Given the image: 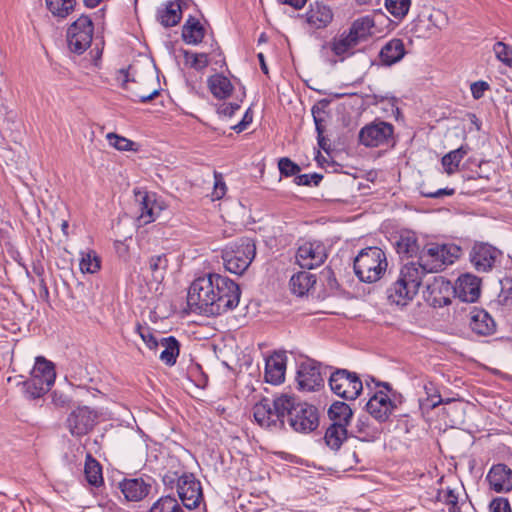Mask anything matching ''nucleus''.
I'll list each match as a JSON object with an SVG mask.
<instances>
[{
    "label": "nucleus",
    "instance_id": "nucleus-30",
    "mask_svg": "<svg viewBox=\"0 0 512 512\" xmlns=\"http://www.w3.org/2000/svg\"><path fill=\"white\" fill-rule=\"evenodd\" d=\"M205 36V28L200 21L190 16L182 27V39L190 45L199 44Z\"/></svg>",
    "mask_w": 512,
    "mask_h": 512
},
{
    "label": "nucleus",
    "instance_id": "nucleus-38",
    "mask_svg": "<svg viewBox=\"0 0 512 512\" xmlns=\"http://www.w3.org/2000/svg\"><path fill=\"white\" fill-rule=\"evenodd\" d=\"M347 428L342 424H330L327 428L324 440L328 447L337 451L347 439Z\"/></svg>",
    "mask_w": 512,
    "mask_h": 512
},
{
    "label": "nucleus",
    "instance_id": "nucleus-29",
    "mask_svg": "<svg viewBox=\"0 0 512 512\" xmlns=\"http://www.w3.org/2000/svg\"><path fill=\"white\" fill-rule=\"evenodd\" d=\"M130 69L131 68H129L128 70L121 69L118 73L117 80L120 82L121 86L124 89L128 90L131 93V97L134 101H138L141 103H147V102L153 100L156 96H158L159 90L156 88H154L151 91L140 92V91H136V90L132 89L131 87H129L130 82H135L134 79H130Z\"/></svg>",
    "mask_w": 512,
    "mask_h": 512
},
{
    "label": "nucleus",
    "instance_id": "nucleus-15",
    "mask_svg": "<svg viewBox=\"0 0 512 512\" xmlns=\"http://www.w3.org/2000/svg\"><path fill=\"white\" fill-rule=\"evenodd\" d=\"M96 414L88 407H78L67 418V425L72 435L82 436L87 434L94 426Z\"/></svg>",
    "mask_w": 512,
    "mask_h": 512
},
{
    "label": "nucleus",
    "instance_id": "nucleus-59",
    "mask_svg": "<svg viewBox=\"0 0 512 512\" xmlns=\"http://www.w3.org/2000/svg\"><path fill=\"white\" fill-rule=\"evenodd\" d=\"M489 89V84L485 81H477L471 84L470 90L474 99H480L484 96L485 91Z\"/></svg>",
    "mask_w": 512,
    "mask_h": 512
},
{
    "label": "nucleus",
    "instance_id": "nucleus-47",
    "mask_svg": "<svg viewBox=\"0 0 512 512\" xmlns=\"http://www.w3.org/2000/svg\"><path fill=\"white\" fill-rule=\"evenodd\" d=\"M109 144L120 151H136L135 148L136 143L122 137L120 135H117L115 133H108L106 136Z\"/></svg>",
    "mask_w": 512,
    "mask_h": 512
},
{
    "label": "nucleus",
    "instance_id": "nucleus-7",
    "mask_svg": "<svg viewBox=\"0 0 512 512\" xmlns=\"http://www.w3.org/2000/svg\"><path fill=\"white\" fill-rule=\"evenodd\" d=\"M460 249L457 246L432 244L423 249L418 257L419 265L428 273H436L452 264Z\"/></svg>",
    "mask_w": 512,
    "mask_h": 512
},
{
    "label": "nucleus",
    "instance_id": "nucleus-42",
    "mask_svg": "<svg viewBox=\"0 0 512 512\" xmlns=\"http://www.w3.org/2000/svg\"><path fill=\"white\" fill-rule=\"evenodd\" d=\"M80 270L82 273L94 274L100 270L101 260L94 250L81 252Z\"/></svg>",
    "mask_w": 512,
    "mask_h": 512
},
{
    "label": "nucleus",
    "instance_id": "nucleus-48",
    "mask_svg": "<svg viewBox=\"0 0 512 512\" xmlns=\"http://www.w3.org/2000/svg\"><path fill=\"white\" fill-rule=\"evenodd\" d=\"M501 290L497 301L503 306L512 305V277H505L500 281Z\"/></svg>",
    "mask_w": 512,
    "mask_h": 512
},
{
    "label": "nucleus",
    "instance_id": "nucleus-57",
    "mask_svg": "<svg viewBox=\"0 0 512 512\" xmlns=\"http://www.w3.org/2000/svg\"><path fill=\"white\" fill-rule=\"evenodd\" d=\"M490 512H512L508 499L497 497L489 505Z\"/></svg>",
    "mask_w": 512,
    "mask_h": 512
},
{
    "label": "nucleus",
    "instance_id": "nucleus-56",
    "mask_svg": "<svg viewBox=\"0 0 512 512\" xmlns=\"http://www.w3.org/2000/svg\"><path fill=\"white\" fill-rule=\"evenodd\" d=\"M438 500L443 501L449 507L459 504L458 495L453 489L447 488L444 491L438 492Z\"/></svg>",
    "mask_w": 512,
    "mask_h": 512
},
{
    "label": "nucleus",
    "instance_id": "nucleus-43",
    "mask_svg": "<svg viewBox=\"0 0 512 512\" xmlns=\"http://www.w3.org/2000/svg\"><path fill=\"white\" fill-rule=\"evenodd\" d=\"M149 512H184V510L175 497L166 495L154 502Z\"/></svg>",
    "mask_w": 512,
    "mask_h": 512
},
{
    "label": "nucleus",
    "instance_id": "nucleus-41",
    "mask_svg": "<svg viewBox=\"0 0 512 512\" xmlns=\"http://www.w3.org/2000/svg\"><path fill=\"white\" fill-rule=\"evenodd\" d=\"M374 26V21L371 17L365 16L356 19L350 29L349 33L354 36L359 42L364 40L371 33V28Z\"/></svg>",
    "mask_w": 512,
    "mask_h": 512
},
{
    "label": "nucleus",
    "instance_id": "nucleus-20",
    "mask_svg": "<svg viewBox=\"0 0 512 512\" xmlns=\"http://www.w3.org/2000/svg\"><path fill=\"white\" fill-rule=\"evenodd\" d=\"M119 488L128 501L143 500L151 490V484L144 478H125L119 483Z\"/></svg>",
    "mask_w": 512,
    "mask_h": 512
},
{
    "label": "nucleus",
    "instance_id": "nucleus-63",
    "mask_svg": "<svg viewBox=\"0 0 512 512\" xmlns=\"http://www.w3.org/2000/svg\"><path fill=\"white\" fill-rule=\"evenodd\" d=\"M253 120V115L252 113L250 112V110H247L242 118V120L237 123L236 125L232 126V129L237 132V133H240L242 131H244L249 124H251Z\"/></svg>",
    "mask_w": 512,
    "mask_h": 512
},
{
    "label": "nucleus",
    "instance_id": "nucleus-4",
    "mask_svg": "<svg viewBox=\"0 0 512 512\" xmlns=\"http://www.w3.org/2000/svg\"><path fill=\"white\" fill-rule=\"evenodd\" d=\"M256 255V246L250 238H241L228 244L222 251L224 267L227 271L243 274Z\"/></svg>",
    "mask_w": 512,
    "mask_h": 512
},
{
    "label": "nucleus",
    "instance_id": "nucleus-60",
    "mask_svg": "<svg viewBox=\"0 0 512 512\" xmlns=\"http://www.w3.org/2000/svg\"><path fill=\"white\" fill-rule=\"evenodd\" d=\"M424 197L428 198H441L443 196H452L455 194V190L453 188H444L438 189L436 191H422L421 192Z\"/></svg>",
    "mask_w": 512,
    "mask_h": 512
},
{
    "label": "nucleus",
    "instance_id": "nucleus-27",
    "mask_svg": "<svg viewBox=\"0 0 512 512\" xmlns=\"http://www.w3.org/2000/svg\"><path fill=\"white\" fill-rule=\"evenodd\" d=\"M185 0H174L167 3L165 8L159 9L157 19L164 27L177 25L182 18V5Z\"/></svg>",
    "mask_w": 512,
    "mask_h": 512
},
{
    "label": "nucleus",
    "instance_id": "nucleus-23",
    "mask_svg": "<svg viewBox=\"0 0 512 512\" xmlns=\"http://www.w3.org/2000/svg\"><path fill=\"white\" fill-rule=\"evenodd\" d=\"M469 326L479 336H489L496 331L494 319L483 309H473L470 313Z\"/></svg>",
    "mask_w": 512,
    "mask_h": 512
},
{
    "label": "nucleus",
    "instance_id": "nucleus-35",
    "mask_svg": "<svg viewBox=\"0 0 512 512\" xmlns=\"http://www.w3.org/2000/svg\"><path fill=\"white\" fill-rule=\"evenodd\" d=\"M208 86L213 96L218 99H225L229 97L233 89L230 80L220 74H215L209 77Z\"/></svg>",
    "mask_w": 512,
    "mask_h": 512
},
{
    "label": "nucleus",
    "instance_id": "nucleus-21",
    "mask_svg": "<svg viewBox=\"0 0 512 512\" xmlns=\"http://www.w3.org/2000/svg\"><path fill=\"white\" fill-rule=\"evenodd\" d=\"M306 22L314 29L326 28L333 20V11L330 6L321 1L309 5L305 13Z\"/></svg>",
    "mask_w": 512,
    "mask_h": 512
},
{
    "label": "nucleus",
    "instance_id": "nucleus-24",
    "mask_svg": "<svg viewBox=\"0 0 512 512\" xmlns=\"http://www.w3.org/2000/svg\"><path fill=\"white\" fill-rule=\"evenodd\" d=\"M137 199L139 200V217L138 220L143 224H149L158 217L162 207L157 203L155 194L137 193Z\"/></svg>",
    "mask_w": 512,
    "mask_h": 512
},
{
    "label": "nucleus",
    "instance_id": "nucleus-14",
    "mask_svg": "<svg viewBox=\"0 0 512 512\" xmlns=\"http://www.w3.org/2000/svg\"><path fill=\"white\" fill-rule=\"evenodd\" d=\"M297 382L299 388L305 391H314L322 387L324 379L320 364L313 360L301 363L297 372Z\"/></svg>",
    "mask_w": 512,
    "mask_h": 512
},
{
    "label": "nucleus",
    "instance_id": "nucleus-25",
    "mask_svg": "<svg viewBox=\"0 0 512 512\" xmlns=\"http://www.w3.org/2000/svg\"><path fill=\"white\" fill-rule=\"evenodd\" d=\"M416 292L410 289L405 282L397 278L396 281L387 289V299L391 304L398 306L407 305L416 296Z\"/></svg>",
    "mask_w": 512,
    "mask_h": 512
},
{
    "label": "nucleus",
    "instance_id": "nucleus-19",
    "mask_svg": "<svg viewBox=\"0 0 512 512\" xmlns=\"http://www.w3.org/2000/svg\"><path fill=\"white\" fill-rule=\"evenodd\" d=\"M287 356L284 352H274L265 362V380L278 385L285 379Z\"/></svg>",
    "mask_w": 512,
    "mask_h": 512
},
{
    "label": "nucleus",
    "instance_id": "nucleus-40",
    "mask_svg": "<svg viewBox=\"0 0 512 512\" xmlns=\"http://www.w3.org/2000/svg\"><path fill=\"white\" fill-rule=\"evenodd\" d=\"M45 3L54 17L64 19L74 10L76 0H45Z\"/></svg>",
    "mask_w": 512,
    "mask_h": 512
},
{
    "label": "nucleus",
    "instance_id": "nucleus-31",
    "mask_svg": "<svg viewBox=\"0 0 512 512\" xmlns=\"http://www.w3.org/2000/svg\"><path fill=\"white\" fill-rule=\"evenodd\" d=\"M316 283V276L310 272L302 271L294 274L289 282L290 289L297 296H304Z\"/></svg>",
    "mask_w": 512,
    "mask_h": 512
},
{
    "label": "nucleus",
    "instance_id": "nucleus-50",
    "mask_svg": "<svg viewBox=\"0 0 512 512\" xmlns=\"http://www.w3.org/2000/svg\"><path fill=\"white\" fill-rule=\"evenodd\" d=\"M136 331L148 348L156 349L159 346V340L155 337L149 326L138 323Z\"/></svg>",
    "mask_w": 512,
    "mask_h": 512
},
{
    "label": "nucleus",
    "instance_id": "nucleus-26",
    "mask_svg": "<svg viewBox=\"0 0 512 512\" xmlns=\"http://www.w3.org/2000/svg\"><path fill=\"white\" fill-rule=\"evenodd\" d=\"M394 246L401 257L409 258L419 251L416 234L410 230L401 231L395 240Z\"/></svg>",
    "mask_w": 512,
    "mask_h": 512
},
{
    "label": "nucleus",
    "instance_id": "nucleus-10",
    "mask_svg": "<svg viewBox=\"0 0 512 512\" xmlns=\"http://www.w3.org/2000/svg\"><path fill=\"white\" fill-rule=\"evenodd\" d=\"M329 386L336 395L347 400L356 399L363 389L362 381L357 374L346 369L333 372L329 378Z\"/></svg>",
    "mask_w": 512,
    "mask_h": 512
},
{
    "label": "nucleus",
    "instance_id": "nucleus-2",
    "mask_svg": "<svg viewBox=\"0 0 512 512\" xmlns=\"http://www.w3.org/2000/svg\"><path fill=\"white\" fill-rule=\"evenodd\" d=\"M385 253L378 247H368L359 252L354 260V272L360 281L374 283L387 269Z\"/></svg>",
    "mask_w": 512,
    "mask_h": 512
},
{
    "label": "nucleus",
    "instance_id": "nucleus-13",
    "mask_svg": "<svg viewBox=\"0 0 512 512\" xmlns=\"http://www.w3.org/2000/svg\"><path fill=\"white\" fill-rule=\"evenodd\" d=\"M327 258L325 245L320 241H307L299 246L296 253L297 264L304 269H314Z\"/></svg>",
    "mask_w": 512,
    "mask_h": 512
},
{
    "label": "nucleus",
    "instance_id": "nucleus-9",
    "mask_svg": "<svg viewBox=\"0 0 512 512\" xmlns=\"http://www.w3.org/2000/svg\"><path fill=\"white\" fill-rule=\"evenodd\" d=\"M94 33L93 22L90 17L81 15L67 30L69 49L76 53H84L91 45Z\"/></svg>",
    "mask_w": 512,
    "mask_h": 512
},
{
    "label": "nucleus",
    "instance_id": "nucleus-55",
    "mask_svg": "<svg viewBox=\"0 0 512 512\" xmlns=\"http://www.w3.org/2000/svg\"><path fill=\"white\" fill-rule=\"evenodd\" d=\"M186 59L190 61L191 66L196 69H203L209 65L208 56L205 53H185Z\"/></svg>",
    "mask_w": 512,
    "mask_h": 512
},
{
    "label": "nucleus",
    "instance_id": "nucleus-5",
    "mask_svg": "<svg viewBox=\"0 0 512 512\" xmlns=\"http://www.w3.org/2000/svg\"><path fill=\"white\" fill-rule=\"evenodd\" d=\"M291 407L289 395H281L272 402L268 399L256 403L253 407L255 421L264 428L281 429L285 423V410Z\"/></svg>",
    "mask_w": 512,
    "mask_h": 512
},
{
    "label": "nucleus",
    "instance_id": "nucleus-16",
    "mask_svg": "<svg viewBox=\"0 0 512 512\" xmlns=\"http://www.w3.org/2000/svg\"><path fill=\"white\" fill-rule=\"evenodd\" d=\"M480 279L472 274L461 275L453 286L454 297L463 302L473 303L480 296Z\"/></svg>",
    "mask_w": 512,
    "mask_h": 512
},
{
    "label": "nucleus",
    "instance_id": "nucleus-53",
    "mask_svg": "<svg viewBox=\"0 0 512 512\" xmlns=\"http://www.w3.org/2000/svg\"><path fill=\"white\" fill-rule=\"evenodd\" d=\"M322 179L323 176L318 173L301 174L295 177L294 182L299 186H318Z\"/></svg>",
    "mask_w": 512,
    "mask_h": 512
},
{
    "label": "nucleus",
    "instance_id": "nucleus-62",
    "mask_svg": "<svg viewBox=\"0 0 512 512\" xmlns=\"http://www.w3.org/2000/svg\"><path fill=\"white\" fill-rule=\"evenodd\" d=\"M240 108L237 103H223L218 107V113L227 117H232Z\"/></svg>",
    "mask_w": 512,
    "mask_h": 512
},
{
    "label": "nucleus",
    "instance_id": "nucleus-11",
    "mask_svg": "<svg viewBox=\"0 0 512 512\" xmlns=\"http://www.w3.org/2000/svg\"><path fill=\"white\" fill-rule=\"evenodd\" d=\"M502 252L488 243H475L469 253L470 262L478 272H489L501 262Z\"/></svg>",
    "mask_w": 512,
    "mask_h": 512
},
{
    "label": "nucleus",
    "instance_id": "nucleus-8",
    "mask_svg": "<svg viewBox=\"0 0 512 512\" xmlns=\"http://www.w3.org/2000/svg\"><path fill=\"white\" fill-rule=\"evenodd\" d=\"M358 139L366 147L394 146V126L375 120L360 129Z\"/></svg>",
    "mask_w": 512,
    "mask_h": 512
},
{
    "label": "nucleus",
    "instance_id": "nucleus-54",
    "mask_svg": "<svg viewBox=\"0 0 512 512\" xmlns=\"http://www.w3.org/2000/svg\"><path fill=\"white\" fill-rule=\"evenodd\" d=\"M351 433H356L359 439L365 440L366 438L371 436L369 419L367 417L359 418L355 425V430H352Z\"/></svg>",
    "mask_w": 512,
    "mask_h": 512
},
{
    "label": "nucleus",
    "instance_id": "nucleus-61",
    "mask_svg": "<svg viewBox=\"0 0 512 512\" xmlns=\"http://www.w3.org/2000/svg\"><path fill=\"white\" fill-rule=\"evenodd\" d=\"M312 115H313V119H314V123H315V128L317 131V135L323 134L324 133V126H323L324 119L321 116V111L317 106H313Z\"/></svg>",
    "mask_w": 512,
    "mask_h": 512
},
{
    "label": "nucleus",
    "instance_id": "nucleus-45",
    "mask_svg": "<svg viewBox=\"0 0 512 512\" xmlns=\"http://www.w3.org/2000/svg\"><path fill=\"white\" fill-rule=\"evenodd\" d=\"M149 268L155 280H162L166 269L168 268V259L166 254H160L150 257Z\"/></svg>",
    "mask_w": 512,
    "mask_h": 512
},
{
    "label": "nucleus",
    "instance_id": "nucleus-3",
    "mask_svg": "<svg viewBox=\"0 0 512 512\" xmlns=\"http://www.w3.org/2000/svg\"><path fill=\"white\" fill-rule=\"evenodd\" d=\"M165 486L176 487L177 494L183 506L189 510L195 509L203 501L201 483L192 473H167L163 476Z\"/></svg>",
    "mask_w": 512,
    "mask_h": 512
},
{
    "label": "nucleus",
    "instance_id": "nucleus-6",
    "mask_svg": "<svg viewBox=\"0 0 512 512\" xmlns=\"http://www.w3.org/2000/svg\"><path fill=\"white\" fill-rule=\"evenodd\" d=\"M289 403L291 407L285 410V418L294 431L309 433L318 427V412L313 405L297 402L292 396H289Z\"/></svg>",
    "mask_w": 512,
    "mask_h": 512
},
{
    "label": "nucleus",
    "instance_id": "nucleus-33",
    "mask_svg": "<svg viewBox=\"0 0 512 512\" xmlns=\"http://www.w3.org/2000/svg\"><path fill=\"white\" fill-rule=\"evenodd\" d=\"M84 474L87 482L94 487H99L104 483L102 466L90 453L86 455Z\"/></svg>",
    "mask_w": 512,
    "mask_h": 512
},
{
    "label": "nucleus",
    "instance_id": "nucleus-49",
    "mask_svg": "<svg viewBox=\"0 0 512 512\" xmlns=\"http://www.w3.org/2000/svg\"><path fill=\"white\" fill-rule=\"evenodd\" d=\"M496 58L505 65L512 67V47L502 41H498L493 46Z\"/></svg>",
    "mask_w": 512,
    "mask_h": 512
},
{
    "label": "nucleus",
    "instance_id": "nucleus-58",
    "mask_svg": "<svg viewBox=\"0 0 512 512\" xmlns=\"http://www.w3.org/2000/svg\"><path fill=\"white\" fill-rule=\"evenodd\" d=\"M214 189L212 192L213 199H221L226 193V184L222 179V176L215 173Z\"/></svg>",
    "mask_w": 512,
    "mask_h": 512
},
{
    "label": "nucleus",
    "instance_id": "nucleus-51",
    "mask_svg": "<svg viewBox=\"0 0 512 512\" xmlns=\"http://www.w3.org/2000/svg\"><path fill=\"white\" fill-rule=\"evenodd\" d=\"M278 168H279L281 175H283L285 177H290V176H295V175L297 176V174L301 170L299 165H297L292 160H290L289 158H286V157L281 158L279 160Z\"/></svg>",
    "mask_w": 512,
    "mask_h": 512
},
{
    "label": "nucleus",
    "instance_id": "nucleus-39",
    "mask_svg": "<svg viewBox=\"0 0 512 512\" xmlns=\"http://www.w3.org/2000/svg\"><path fill=\"white\" fill-rule=\"evenodd\" d=\"M359 41L352 36L349 32H343L338 38L333 39L331 42V50L333 53L344 58L345 55L350 54V51L358 45Z\"/></svg>",
    "mask_w": 512,
    "mask_h": 512
},
{
    "label": "nucleus",
    "instance_id": "nucleus-64",
    "mask_svg": "<svg viewBox=\"0 0 512 512\" xmlns=\"http://www.w3.org/2000/svg\"><path fill=\"white\" fill-rule=\"evenodd\" d=\"M52 402L56 407L64 408L68 406L69 399L66 395L59 393L57 391H54L52 394Z\"/></svg>",
    "mask_w": 512,
    "mask_h": 512
},
{
    "label": "nucleus",
    "instance_id": "nucleus-17",
    "mask_svg": "<svg viewBox=\"0 0 512 512\" xmlns=\"http://www.w3.org/2000/svg\"><path fill=\"white\" fill-rule=\"evenodd\" d=\"M486 480L489 488L496 493H506L512 490V469L505 464L493 465Z\"/></svg>",
    "mask_w": 512,
    "mask_h": 512
},
{
    "label": "nucleus",
    "instance_id": "nucleus-1",
    "mask_svg": "<svg viewBox=\"0 0 512 512\" xmlns=\"http://www.w3.org/2000/svg\"><path fill=\"white\" fill-rule=\"evenodd\" d=\"M239 285L227 276L208 273L196 278L187 294L191 312L204 316H219L233 310L239 304Z\"/></svg>",
    "mask_w": 512,
    "mask_h": 512
},
{
    "label": "nucleus",
    "instance_id": "nucleus-12",
    "mask_svg": "<svg viewBox=\"0 0 512 512\" xmlns=\"http://www.w3.org/2000/svg\"><path fill=\"white\" fill-rule=\"evenodd\" d=\"M386 391L379 390L369 399L366 404L367 412L378 422H386L393 411L396 409V404L391 400L388 391H391L389 383L380 384Z\"/></svg>",
    "mask_w": 512,
    "mask_h": 512
},
{
    "label": "nucleus",
    "instance_id": "nucleus-34",
    "mask_svg": "<svg viewBox=\"0 0 512 512\" xmlns=\"http://www.w3.org/2000/svg\"><path fill=\"white\" fill-rule=\"evenodd\" d=\"M329 419L331 424H342L344 427L350 423L353 416L352 409L344 402H334L328 410Z\"/></svg>",
    "mask_w": 512,
    "mask_h": 512
},
{
    "label": "nucleus",
    "instance_id": "nucleus-32",
    "mask_svg": "<svg viewBox=\"0 0 512 512\" xmlns=\"http://www.w3.org/2000/svg\"><path fill=\"white\" fill-rule=\"evenodd\" d=\"M159 346L163 347L159 355L161 361L169 366L174 365L180 351L177 339L173 336L162 337L159 340Z\"/></svg>",
    "mask_w": 512,
    "mask_h": 512
},
{
    "label": "nucleus",
    "instance_id": "nucleus-46",
    "mask_svg": "<svg viewBox=\"0 0 512 512\" xmlns=\"http://www.w3.org/2000/svg\"><path fill=\"white\" fill-rule=\"evenodd\" d=\"M411 0H385L387 10L396 18L404 17L410 8Z\"/></svg>",
    "mask_w": 512,
    "mask_h": 512
},
{
    "label": "nucleus",
    "instance_id": "nucleus-22",
    "mask_svg": "<svg viewBox=\"0 0 512 512\" xmlns=\"http://www.w3.org/2000/svg\"><path fill=\"white\" fill-rule=\"evenodd\" d=\"M427 273L428 272L424 270V267L419 265V261L417 259L416 261H409L405 263L400 269L398 278L405 282L410 289H413V291L418 293L423 277Z\"/></svg>",
    "mask_w": 512,
    "mask_h": 512
},
{
    "label": "nucleus",
    "instance_id": "nucleus-36",
    "mask_svg": "<svg viewBox=\"0 0 512 512\" xmlns=\"http://www.w3.org/2000/svg\"><path fill=\"white\" fill-rule=\"evenodd\" d=\"M469 147L461 145L459 148L452 150L442 157L441 163L447 174H454L459 167L462 159L468 154Z\"/></svg>",
    "mask_w": 512,
    "mask_h": 512
},
{
    "label": "nucleus",
    "instance_id": "nucleus-52",
    "mask_svg": "<svg viewBox=\"0 0 512 512\" xmlns=\"http://www.w3.org/2000/svg\"><path fill=\"white\" fill-rule=\"evenodd\" d=\"M424 389L426 391L428 400L430 401V406L432 408H435L443 403L450 402V399L443 400L437 389L434 387V385L431 382H428L424 385Z\"/></svg>",
    "mask_w": 512,
    "mask_h": 512
},
{
    "label": "nucleus",
    "instance_id": "nucleus-18",
    "mask_svg": "<svg viewBox=\"0 0 512 512\" xmlns=\"http://www.w3.org/2000/svg\"><path fill=\"white\" fill-rule=\"evenodd\" d=\"M454 297L453 285L444 278H435L433 284L428 286L427 301L434 307H444L451 304Z\"/></svg>",
    "mask_w": 512,
    "mask_h": 512
},
{
    "label": "nucleus",
    "instance_id": "nucleus-28",
    "mask_svg": "<svg viewBox=\"0 0 512 512\" xmlns=\"http://www.w3.org/2000/svg\"><path fill=\"white\" fill-rule=\"evenodd\" d=\"M405 53L403 41L401 39L394 38L382 47L379 57L382 64L391 66L399 62L404 57Z\"/></svg>",
    "mask_w": 512,
    "mask_h": 512
},
{
    "label": "nucleus",
    "instance_id": "nucleus-37",
    "mask_svg": "<svg viewBox=\"0 0 512 512\" xmlns=\"http://www.w3.org/2000/svg\"><path fill=\"white\" fill-rule=\"evenodd\" d=\"M33 376H38V378L42 379L47 385L52 387L56 378L53 363L46 360L44 357H37L35 366L31 373V377Z\"/></svg>",
    "mask_w": 512,
    "mask_h": 512
},
{
    "label": "nucleus",
    "instance_id": "nucleus-44",
    "mask_svg": "<svg viewBox=\"0 0 512 512\" xmlns=\"http://www.w3.org/2000/svg\"><path fill=\"white\" fill-rule=\"evenodd\" d=\"M25 392L29 398L36 399L46 394L51 386L47 385L38 376H33L29 380L24 382Z\"/></svg>",
    "mask_w": 512,
    "mask_h": 512
}]
</instances>
